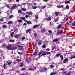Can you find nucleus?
<instances>
[{"label":"nucleus","instance_id":"obj_31","mask_svg":"<svg viewBox=\"0 0 75 75\" xmlns=\"http://www.w3.org/2000/svg\"><path fill=\"white\" fill-rule=\"evenodd\" d=\"M70 2V1H66L65 2V4H68V3H69Z\"/></svg>","mask_w":75,"mask_h":75},{"label":"nucleus","instance_id":"obj_6","mask_svg":"<svg viewBox=\"0 0 75 75\" xmlns=\"http://www.w3.org/2000/svg\"><path fill=\"white\" fill-rule=\"evenodd\" d=\"M39 27V25H35L33 26V28H37V27Z\"/></svg>","mask_w":75,"mask_h":75},{"label":"nucleus","instance_id":"obj_28","mask_svg":"<svg viewBox=\"0 0 75 75\" xmlns=\"http://www.w3.org/2000/svg\"><path fill=\"white\" fill-rule=\"evenodd\" d=\"M47 20H51V18L50 17H48L47 18Z\"/></svg>","mask_w":75,"mask_h":75},{"label":"nucleus","instance_id":"obj_38","mask_svg":"<svg viewBox=\"0 0 75 75\" xmlns=\"http://www.w3.org/2000/svg\"><path fill=\"white\" fill-rule=\"evenodd\" d=\"M66 8L67 9H69V6L68 5H66Z\"/></svg>","mask_w":75,"mask_h":75},{"label":"nucleus","instance_id":"obj_63","mask_svg":"<svg viewBox=\"0 0 75 75\" xmlns=\"http://www.w3.org/2000/svg\"><path fill=\"white\" fill-rule=\"evenodd\" d=\"M7 7L8 8H10V6L8 5H7Z\"/></svg>","mask_w":75,"mask_h":75},{"label":"nucleus","instance_id":"obj_45","mask_svg":"<svg viewBox=\"0 0 75 75\" xmlns=\"http://www.w3.org/2000/svg\"><path fill=\"white\" fill-rule=\"evenodd\" d=\"M75 58V56H73L71 58H70V59H72V58Z\"/></svg>","mask_w":75,"mask_h":75},{"label":"nucleus","instance_id":"obj_41","mask_svg":"<svg viewBox=\"0 0 75 75\" xmlns=\"http://www.w3.org/2000/svg\"><path fill=\"white\" fill-rule=\"evenodd\" d=\"M18 54H19L20 55H22V53H21L20 52H18Z\"/></svg>","mask_w":75,"mask_h":75},{"label":"nucleus","instance_id":"obj_58","mask_svg":"<svg viewBox=\"0 0 75 75\" xmlns=\"http://www.w3.org/2000/svg\"><path fill=\"white\" fill-rule=\"evenodd\" d=\"M34 35L35 37H36V36L37 35V33H34Z\"/></svg>","mask_w":75,"mask_h":75},{"label":"nucleus","instance_id":"obj_39","mask_svg":"<svg viewBox=\"0 0 75 75\" xmlns=\"http://www.w3.org/2000/svg\"><path fill=\"white\" fill-rule=\"evenodd\" d=\"M34 69H35V68L33 69H32L30 68L29 69V70H30V71H33V70H34Z\"/></svg>","mask_w":75,"mask_h":75},{"label":"nucleus","instance_id":"obj_3","mask_svg":"<svg viewBox=\"0 0 75 75\" xmlns=\"http://www.w3.org/2000/svg\"><path fill=\"white\" fill-rule=\"evenodd\" d=\"M38 52V50H36L35 51V52H34V53L32 55H35V56L37 54V53Z\"/></svg>","mask_w":75,"mask_h":75},{"label":"nucleus","instance_id":"obj_16","mask_svg":"<svg viewBox=\"0 0 75 75\" xmlns=\"http://www.w3.org/2000/svg\"><path fill=\"white\" fill-rule=\"evenodd\" d=\"M55 14H56V16H58V14H59V12H56L54 13Z\"/></svg>","mask_w":75,"mask_h":75},{"label":"nucleus","instance_id":"obj_17","mask_svg":"<svg viewBox=\"0 0 75 75\" xmlns=\"http://www.w3.org/2000/svg\"><path fill=\"white\" fill-rule=\"evenodd\" d=\"M45 31L46 30L45 29H43L41 30L42 32H45Z\"/></svg>","mask_w":75,"mask_h":75},{"label":"nucleus","instance_id":"obj_48","mask_svg":"<svg viewBox=\"0 0 75 75\" xmlns=\"http://www.w3.org/2000/svg\"><path fill=\"white\" fill-rule=\"evenodd\" d=\"M46 54L47 55H49V54H50V52H46Z\"/></svg>","mask_w":75,"mask_h":75},{"label":"nucleus","instance_id":"obj_34","mask_svg":"<svg viewBox=\"0 0 75 75\" xmlns=\"http://www.w3.org/2000/svg\"><path fill=\"white\" fill-rule=\"evenodd\" d=\"M21 12H22V11H21V10H19L18 11V13H21Z\"/></svg>","mask_w":75,"mask_h":75},{"label":"nucleus","instance_id":"obj_20","mask_svg":"<svg viewBox=\"0 0 75 75\" xmlns=\"http://www.w3.org/2000/svg\"><path fill=\"white\" fill-rule=\"evenodd\" d=\"M35 17L36 20H37L38 19V15H37L35 16Z\"/></svg>","mask_w":75,"mask_h":75},{"label":"nucleus","instance_id":"obj_30","mask_svg":"<svg viewBox=\"0 0 75 75\" xmlns=\"http://www.w3.org/2000/svg\"><path fill=\"white\" fill-rule=\"evenodd\" d=\"M3 27H4V28H6L7 27V26L6 25H3Z\"/></svg>","mask_w":75,"mask_h":75},{"label":"nucleus","instance_id":"obj_24","mask_svg":"<svg viewBox=\"0 0 75 75\" xmlns=\"http://www.w3.org/2000/svg\"><path fill=\"white\" fill-rule=\"evenodd\" d=\"M19 37V35H18L15 36V38H18Z\"/></svg>","mask_w":75,"mask_h":75},{"label":"nucleus","instance_id":"obj_1","mask_svg":"<svg viewBox=\"0 0 75 75\" xmlns=\"http://www.w3.org/2000/svg\"><path fill=\"white\" fill-rule=\"evenodd\" d=\"M62 33H63V31L61 30H60L57 32V34L58 35H59V34H62Z\"/></svg>","mask_w":75,"mask_h":75},{"label":"nucleus","instance_id":"obj_61","mask_svg":"<svg viewBox=\"0 0 75 75\" xmlns=\"http://www.w3.org/2000/svg\"><path fill=\"white\" fill-rule=\"evenodd\" d=\"M27 25V23H25L23 24V25Z\"/></svg>","mask_w":75,"mask_h":75},{"label":"nucleus","instance_id":"obj_42","mask_svg":"<svg viewBox=\"0 0 75 75\" xmlns=\"http://www.w3.org/2000/svg\"><path fill=\"white\" fill-rule=\"evenodd\" d=\"M25 68H23L21 69L22 71H25Z\"/></svg>","mask_w":75,"mask_h":75},{"label":"nucleus","instance_id":"obj_36","mask_svg":"<svg viewBox=\"0 0 75 75\" xmlns=\"http://www.w3.org/2000/svg\"><path fill=\"white\" fill-rule=\"evenodd\" d=\"M57 21H58V19H55L54 22H57Z\"/></svg>","mask_w":75,"mask_h":75},{"label":"nucleus","instance_id":"obj_14","mask_svg":"<svg viewBox=\"0 0 75 75\" xmlns=\"http://www.w3.org/2000/svg\"><path fill=\"white\" fill-rule=\"evenodd\" d=\"M26 21L27 22V23L28 24H32L31 22L29 21Z\"/></svg>","mask_w":75,"mask_h":75},{"label":"nucleus","instance_id":"obj_35","mask_svg":"<svg viewBox=\"0 0 75 75\" xmlns=\"http://www.w3.org/2000/svg\"><path fill=\"white\" fill-rule=\"evenodd\" d=\"M11 63H12V61H11L10 62H9L8 63V65H10V64H11Z\"/></svg>","mask_w":75,"mask_h":75},{"label":"nucleus","instance_id":"obj_33","mask_svg":"<svg viewBox=\"0 0 75 75\" xmlns=\"http://www.w3.org/2000/svg\"><path fill=\"white\" fill-rule=\"evenodd\" d=\"M57 7L59 8H61V5H59L57 6Z\"/></svg>","mask_w":75,"mask_h":75},{"label":"nucleus","instance_id":"obj_23","mask_svg":"<svg viewBox=\"0 0 75 75\" xmlns=\"http://www.w3.org/2000/svg\"><path fill=\"white\" fill-rule=\"evenodd\" d=\"M60 57L62 59V60H63V59H64V58H63V56H62V55H60Z\"/></svg>","mask_w":75,"mask_h":75},{"label":"nucleus","instance_id":"obj_44","mask_svg":"<svg viewBox=\"0 0 75 75\" xmlns=\"http://www.w3.org/2000/svg\"><path fill=\"white\" fill-rule=\"evenodd\" d=\"M50 68H54V66L53 65H51L50 66Z\"/></svg>","mask_w":75,"mask_h":75},{"label":"nucleus","instance_id":"obj_47","mask_svg":"<svg viewBox=\"0 0 75 75\" xmlns=\"http://www.w3.org/2000/svg\"><path fill=\"white\" fill-rule=\"evenodd\" d=\"M24 39H25V37H22V40H24Z\"/></svg>","mask_w":75,"mask_h":75},{"label":"nucleus","instance_id":"obj_4","mask_svg":"<svg viewBox=\"0 0 75 75\" xmlns=\"http://www.w3.org/2000/svg\"><path fill=\"white\" fill-rule=\"evenodd\" d=\"M42 54H43V52L42 51H40V53L38 54V55H39V57H40V55H42Z\"/></svg>","mask_w":75,"mask_h":75},{"label":"nucleus","instance_id":"obj_25","mask_svg":"<svg viewBox=\"0 0 75 75\" xmlns=\"http://www.w3.org/2000/svg\"><path fill=\"white\" fill-rule=\"evenodd\" d=\"M16 61H18V62H20V61H21V60L18 59H16Z\"/></svg>","mask_w":75,"mask_h":75},{"label":"nucleus","instance_id":"obj_37","mask_svg":"<svg viewBox=\"0 0 75 75\" xmlns=\"http://www.w3.org/2000/svg\"><path fill=\"white\" fill-rule=\"evenodd\" d=\"M23 65H24V64H23V63H21V67H23Z\"/></svg>","mask_w":75,"mask_h":75},{"label":"nucleus","instance_id":"obj_62","mask_svg":"<svg viewBox=\"0 0 75 75\" xmlns=\"http://www.w3.org/2000/svg\"><path fill=\"white\" fill-rule=\"evenodd\" d=\"M56 56L57 57H59V54H57L56 55Z\"/></svg>","mask_w":75,"mask_h":75},{"label":"nucleus","instance_id":"obj_27","mask_svg":"<svg viewBox=\"0 0 75 75\" xmlns=\"http://www.w3.org/2000/svg\"><path fill=\"white\" fill-rule=\"evenodd\" d=\"M36 8H37V6H34L33 7V9H35Z\"/></svg>","mask_w":75,"mask_h":75},{"label":"nucleus","instance_id":"obj_21","mask_svg":"<svg viewBox=\"0 0 75 75\" xmlns=\"http://www.w3.org/2000/svg\"><path fill=\"white\" fill-rule=\"evenodd\" d=\"M58 39H54L53 41H54V42H57V41H58Z\"/></svg>","mask_w":75,"mask_h":75},{"label":"nucleus","instance_id":"obj_32","mask_svg":"<svg viewBox=\"0 0 75 75\" xmlns=\"http://www.w3.org/2000/svg\"><path fill=\"white\" fill-rule=\"evenodd\" d=\"M4 19L3 18H0V21H3Z\"/></svg>","mask_w":75,"mask_h":75},{"label":"nucleus","instance_id":"obj_40","mask_svg":"<svg viewBox=\"0 0 75 75\" xmlns=\"http://www.w3.org/2000/svg\"><path fill=\"white\" fill-rule=\"evenodd\" d=\"M48 32L50 33V34H51V33H52V31L51 30H48Z\"/></svg>","mask_w":75,"mask_h":75},{"label":"nucleus","instance_id":"obj_5","mask_svg":"<svg viewBox=\"0 0 75 75\" xmlns=\"http://www.w3.org/2000/svg\"><path fill=\"white\" fill-rule=\"evenodd\" d=\"M68 58H66L64 59L63 61V62L64 63H66V62H68Z\"/></svg>","mask_w":75,"mask_h":75},{"label":"nucleus","instance_id":"obj_54","mask_svg":"<svg viewBox=\"0 0 75 75\" xmlns=\"http://www.w3.org/2000/svg\"><path fill=\"white\" fill-rule=\"evenodd\" d=\"M43 1H45V2H47L48 1V0H43Z\"/></svg>","mask_w":75,"mask_h":75},{"label":"nucleus","instance_id":"obj_8","mask_svg":"<svg viewBox=\"0 0 75 75\" xmlns=\"http://www.w3.org/2000/svg\"><path fill=\"white\" fill-rule=\"evenodd\" d=\"M17 48L16 47H11V50H16Z\"/></svg>","mask_w":75,"mask_h":75},{"label":"nucleus","instance_id":"obj_11","mask_svg":"<svg viewBox=\"0 0 75 75\" xmlns=\"http://www.w3.org/2000/svg\"><path fill=\"white\" fill-rule=\"evenodd\" d=\"M31 29H28V30H27L26 32V33H28L29 32H30V31H31Z\"/></svg>","mask_w":75,"mask_h":75},{"label":"nucleus","instance_id":"obj_2","mask_svg":"<svg viewBox=\"0 0 75 75\" xmlns=\"http://www.w3.org/2000/svg\"><path fill=\"white\" fill-rule=\"evenodd\" d=\"M12 46V45H9L7 46L6 47V48H7L8 50H11V47H11Z\"/></svg>","mask_w":75,"mask_h":75},{"label":"nucleus","instance_id":"obj_60","mask_svg":"<svg viewBox=\"0 0 75 75\" xmlns=\"http://www.w3.org/2000/svg\"><path fill=\"white\" fill-rule=\"evenodd\" d=\"M29 60V59L28 58L26 59V61H28Z\"/></svg>","mask_w":75,"mask_h":75},{"label":"nucleus","instance_id":"obj_29","mask_svg":"<svg viewBox=\"0 0 75 75\" xmlns=\"http://www.w3.org/2000/svg\"><path fill=\"white\" fill-rule=\"evenodd\" d=\"M61 27V25H59L58 26V27L57 28L58 29H59V28H60V27Z\"/></svg>","mask_w":75,"mask_h":75},{"label":"nucleus","instance_id":"obj_51","mask_svg":"<svg viewBox=\"0 0 75 75\" xmlns=\"http://www.w3.org/2000/svg\"><path fill=\"white\" fill-rule=\"evenodd\" d=\"M68 18H69V17H67L66 18V19H65V20L66 21H67L68 20Z\"/></svg>","mask_w":75,"mask_h":75},{"label":"nucleus","instance_id":"obj_56","mask_svg":"<svg viewBox=\"0 0 75 75\" xmlns=\"http://www.w3.org/2000/svg\"><path fill=\"white\" fill-rule=\"evenodd\" d=\"M43 48H45V45H43Z\"/></svg>","mask_w":75,"mask_h":75},{"label":"nucleus","instance_id":"obj_64","mask_svg":"<svg viewBox=\"0 0 75 75\" xmlns=\"http://www.w3.org/2000/svg\"><path fill=\"white\" fill-rule=\"evenodd\" d=\"M33 4L34 5H35V6H36V5H37V4H36V3H34Z\"/></svg>","mask_w":75,"mask_h":75},{"label":"nucleus","instance_id":"obj_53","mask_svg":"<svg viewBox=\"0 0 75 75\" xmlns=\"http://www.w3.org/2000/svg\"><path fill=\"white\" fill-rule=\"evenodd\" d=\"M46 6H43V7H42V8H45V7H46Z\"/></svg>","mask_w":75,"mask_h":75},{"label":"nucleus","instance_id":"obj_15","mask_svg":"<svg viewBox=\"0 0 75 75\" xmlns=\"http://www.w3.org/2000/svg\"><path fill=\"white\" fill-rule=\"evenodd\" d=\"M22 20L20 19L18 21V23H21L22 22Z\"/></svg>","mask_w":75,"mask_h":75},{"label":"nucleus","instance_id":"obj_18","mask_svg":"<svg viewBox=\"0 0 75 75\" xmlns=\"http://www.w3.org/2000/svg\"><path fill=\"white\" fill-rule=\"evenodd\" d=\"M13 17H14V16L13 15H11L9 17V18H11Z\"/></svg>","mask_w":75,"mask_h":75},{"label":"nucleus","instance_id":"obj_10","mask_svg":"<svg viewBox=\"0 0 75 75\" xmlns=\"http://www.w3.org/2000/svg\"><path fill=\"white\" fill-rule=\"evenodd\" d=\"M13 23L12 21H9L8 23V24H12Z\"/></svg>","mask_w":75,"mask_h":75},{"label":"nucleus","instance_id":"obj_46","mask_svg":"<svg viewBox=\"0 0 75 75\" xmlns=\"http://www.w3.org/2000/svg\"><path fill=\"white\" fill-rule=\"evenodd\" d=\"M57 73V71H56V72H54V73H53V75H56V74Z\"/></svg>","mask_w":75,"mask_h":75},{"label":"nucleus","instance_id":"obj_43","mask_svg":"<svg viewBox=\"0 0 75 75\" xmlns=\"http://www.w3.org/2000/svg\"><path fill=\"white\" fill-rule=\"evenodd\" d=\"M15 8H16L17 7V6L16 5V4H13V6Z\"/></svg>","mask_w":75,"mask_h":75},{"label":"nucleus","instance_id":"obj_50","mask_svg":"<svg viewBox=\"0 0 75 75\" xmlns=\"http://www.w3.org/2000/svg\"><path fill=\"white\" fill-rule=\"evenodd\" d=\"M65 75H70V73L69 72L67 74H66Z\"/></svg>","mask_w":75,"mask_h":75},{"label":"nucleus","instance_id":"obj_22","mask_svg":"<svg viewBox=\"0 0 75 75\" xmlns=\"http://www.w3.org/2000/svg\"><path fill=\"white\" fill-rule=\"evenodd\" d=\"M14 32H12L11 33V36L12 37H13V36H14Z\"/></svg>","mask_w":75,"mask_h":75},{"label":"nucleus","instance_id":"obj_52","mask_svg":"<svg viewBox=\"0 0 75 75\" xmlns=\"http://www.w3.org/2000/svg\"><path fill=\"white\" fill-rule=\"evenodd\" d=\"M29 17V16H28V15H26L25 16V17L26 18H28Z\"/></svg>","mask_w":75,"mask_h":75},{"label":"nucleus","instance_id":"obj_7","mask_svg":"<svg viewBox=\"0 0 75 75\" xmlns=\"http://www.w3.org/2000/svg\"><path fill=\"white\" fill-rule=\"evenodd\" d=\"M26 13H27L28 14H30V15H32L33 14V12L31 11H29L26 12Z\"/></svg>","mask_w":75,"mask_h":75},{"label":"nucleus","instance_id":"obj_55","mask_svg":"<svg viewBox=\"0 0 75 75\" xmlns=\"http://www.w3.org/2000/svg\"><path fill=\"white\" fill-rule=\"evenodd\" d=\"M72 25H75V22L73 23L72 24Z\"/></svg>","mask_w":75,"mask_h":75},{"label":"nucleus","instance_id":"obj_49","mask_svg":"<svg viewBox=\"0 0 75 75\" xmlns=\"http://www.w3.org/2000/svg\"><path fill=\"white\" fill-rule=\"evenodd\" d=\"M50 49L49 48H47L46 50L47 51H50Z\"/></svg>","mask_w":75,"mask_h":75},{"label":"nucleus","instance_id":"obj_57","mask_svg":"<svg viewBox=\"0 0 75 75\" xmlns=\"http://www.w3.org/2000/svg\"><path fill=\"white\" fill-rule=\"evenodd\" d=\"M14 8H15L13 6L12 7V8H11V9L13 10V9H14Z\"/></svg>","mask_w":75,"mask_h":75},{"label":"nucleus","instance_id":"obj_59","mask_svg":"<svg viewBox=\"0 0 75 75\" xmlns=\"http://www.w3.org/2000/svg\"><path fill=\"white\" fill-rule=\"evenodd\" d=\"M43 69L45 70V71H47V68H44Z\"/></svg>","mask_w":75,"mask_h":75},{"label":"nucleus","instance_id":"obj_19","mask_svg":"<svg viewBox=\"0 0 75 75\" xmlns=\"http://www.w3.org/2000/svg\"><path fill=\"white\" fill-rule=\"evenodd\" d=\"M42 55H43V56H44V55H47V54H46V53L45 52H44L43 54Z\"/></svg>","mask_w":75,"mask_h":75},{"label":"nucleus","instance_id":"obj_12","mask_svg":"<svg viewBox=\"0 0 75 75\" xmlns=\"http://www.w3.org/2000/svg\"><path fill=\"white\" fill-rule=\"evenodd\" d=\"M21 10L22 11H26L27 10V9L25 8H22Z\"/></svg>","mask_w":75,"mask_h":75},{"label":"nucleus","instance_id":"obj_9","mask_svg":"<svg viewBox=\"0 0 75 75\" xmlns=\"http://www.w3.org/2000/svg\"><path fill=\"white\" fill-rule=\"evenodd\" d=\"M22 20H24L25 21H27V20H25V17L23 16L22 17Z\"/></svg>","mask_w":75,"mask_h":75},{"label":"nucleus","instance_id":"obj_13","mask_svg":"<svg viewBox=\"0 0 75 75\" xmlns=\"http://www.w3.org/2000/svg\"><path fill=\"white\" fill-rule=\"evenodd\" d=\"M41 42H42V40H40L39 42V43H38V45H41Z\"/></svg>","mask_w":75,"mask_h":75},{"label":"nucleus","instance_id":"obj_26","mask_svg":"<svg viewBox=\"0 0 75 75\" xmlns=\"http://www.w3.org/2000/svg\"><path fill=\"white\" fill-rule=\"evenodd\" d=\"M9 41L10 42H14V40H10Z\"/></svg>","mask_w":75,"mask_h":75}]
</instances>
